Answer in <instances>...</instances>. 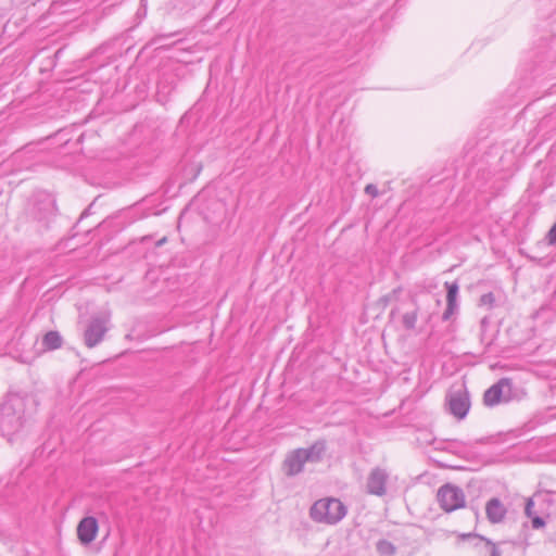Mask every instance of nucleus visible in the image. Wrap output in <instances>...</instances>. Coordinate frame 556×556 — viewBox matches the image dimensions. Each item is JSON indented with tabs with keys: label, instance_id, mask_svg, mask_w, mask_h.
I'll return each instance as SVG.
<instances>
[{
	"label": "nucleus",
	"instance_id": "nucleus-19",
	"mask_svg": "<svg viewBox=\"0 0 556 556\" xmlns=\"http://www.w3.org/2000/svg\"><path fill=\"white\" fill-rule=\"evenodd\" d=\"M457 308H458V304H453V303L446 302V308L442 315V319L444 321L448 320L452 317V315L457 311Z\"/></svg>",
	"mask_w": 556,
	"mask_h": 556
},
{
	"label": "nucleus",
	"instance_id": "nucleus-21",
	"mask_svg": "<svg viewBox=\"0 0 556 556\" xmlns=\"http://www.w3.org/2000/svg\"><path fill=\"white\" fill-rule=\"evenodd\" d=\"M179 3H180V10L187 12L191 8H194L197 4H199L200 0H179Z\"/></svg>",
	"mask_w": 556,
	"mask_h": 556
},
{
	"label": "nucleus",
	"instance_id": "nucleus-20",
	"mask_svg": "<svg viewBox=\"0 0 556 556\" xmlns=\"http://www.w3.org/2000/svg\"><path fill=\"white\" fill-rule=\"evenodd\" d=\"M546 240L548 242L549 245H554L556 247V222L554 223V225L551 227V229L548 230V232L546 233Z\"/></svg>",
	"mask_w": 556,
	"mask_h": 556
},
{
	"label": "nucleus",
	"instance_id": "nucleus-9",
	"mask_svg": "<svg viewBox=\"0 0 556 556\" xmlns=\"http://www.w3.org/2000/svg\"><path fill=\"white\" fill-rule=\"evenodd\" d=\"M98 529V521L94 517H85L78 523L77 536L83 544L87 545L96 539Z\"/></svg>",
	"mask_w": 556,
	"mask_h": 556
},
{
	"label": "nucleus",
	"instance_id": "nucleus-16",
	"mask_svg": "<svg viewBox=\"0 0 556 556\" xmlns=\"http://www.w3.org/2000/svg\"><path fill=\"white\" fill-rule=\"evenodd\" d=\"M475 538L479 539L481 542H484V552L489 554V556H502L501 551L498 549L497 545L493 543L491 540L481 536V535H475Z\"/></svg>",
	"mask_w": 556,
	"mask_h": 556
},
{
	"label": "nucleus",
	"instance_id": "nucleus-5",
	"mask_svg": "<svg viewBox=\"0 0 556 556\" xmlns=\"http://www.w3.org/2000/svg\"><path fill=\"white\" fill-rule=\"evenodd\" d=\"M447 412L455 418L464 419L470 408V395L466 388L451 391L445 396Z\"/></svg>",
	"mask_w": 556,
	"mask_h": 556
},
{
	"label": "nucleus",
	"instance_id": "nucleus-13",
	"mask_svg": "<svg viewBox=\"0 0 556 556\" xmlns=\"http://www.w3.org/2000/svg\"><path fill=\"white\" fill-rule=\"evenodd\" d=\"M376 551L380 556H394L397 548L392 542L381 539L376 543Z\"/></svg>",
	"mask_w": 556,
	"mask_h": 556
},
{
	"label": "nucleus",
	"instance_id": "nucleus-22",
	"mask_svg": "<svg viewBox=\"0 0 556 556\" xmlns=\"http://www.w3.org/2000/svg\"><path fill=\"white\" fill-rule=\"evenodd\" d=\"M531 523L533 529H540L545 525V521L540 516H533L531 517Z\"/></svg>",
	"mask_w": 556,
	"mask_h": 556
},
{
	"label": "nucleus",
	"instance_id": "nucleus-28",
	"mask_svg": "<svg viewBox=\"0 0 556 556\" xmlns=\"http://www.w3.org/2000/svg\"><path fill=\"white\" fill-rule=\"evenodd\" d=\"M389 299H390V295H387V296H384V298H383V301H384V302H388V301H389Z\"/></svg>",
	"mask_w": 556,
	"mask_h": 556
},
{
	"label": "nucleus",
	"instance_id": "nucleus-8",
	"mask_svg": "<svg viewBox=\"0 0 556 556\" xmlns=\"http://www.w3.org/2000/svg\"><path fill=\"white\" fill-rule=\"evenodd\" d=\"M305 464L302 452L296 448L287 454L282 470L287 477H294L303 471Z\"/></svg>",
	"mask_w": 556,
	"mask_h": 556
},
{
	"label": "nucleus",
	"instance_id": "nucleus-15",
	"mask_svg": "<svg viewBox=\"0 0 556 556\" xmlns=\"http://www.w3.org/2000/svg\"><path fill=\"white\" fill-rule=\"evenodd\" d=\"M418 306L415 307L414 311L412 312H407L403 315L402 317V324H403V327L406 329V330H414L415 327H416V323H417V318H418Z\"/></svg>",
	"mask_w": 556,
	"mask_h": 556
},
{
	"label": "nucleus",
	"instance_id": "nucleus-29",
	"mask_svg": "<svg viewBox=\"0 0 556 556\" xmlns=\"http://www.w3.org/2000/svg\"><path fill=\"white\" fill-rule=\"evenodd\" d=\"M395 314V309H392L391 311V316H393Z\"/></svg>",
	"mask_w": 556,
	"mask_h": 556
},
{
	"label": "nucleus",
	"instance_id": "nucleus-2",
	"mask_svg": "<svg viewBox=\"0 0 556 556\" xmlns=\"http://www.w3.org/2000/svg\"><path fill=\"white\" fill-rule=\"evenodd\" d=\"M346 506L338 498H321L313 504L311 518L316 522L336 525L346 515Z\"/></svg>",
	"mask_w": 556,
	"mask_h": 556
},
{
	"label": "nucleus",
	"instance_id": "nucleus-17",
	"mask_svg": "<svg viewBox=\"0 0 556 556\" xmlns=\"http://www.w3.org/2000/svg\"><path fill=\"white\" fill-rule=\"evenodd\" d=\"M178 53H191V51L182 46L181 39H176V63H184V64H190L193 63V59H182V56H178Z\"/></svg>",
	"mask_w": 556,
	"mask_h": 556
},
{
	"label": "nucleus",
	"instance_id": "nucleus-26",
	"mask_svg": "<svg viewBox=\"0 0 556 556\" xmlns=\"http://www.w3.org/2000/svg\"><path fill=\"white\" fill-rule=\"evenodd\" d=\"M476 442H477V443H484L485 441H484V439H479V440H477Z\"/></svg>",
	"mask_w": 556,
	"mask_h": 556
},
{
	"label": "nucleus",
	"instance_id": "nucleus-7",
	"mask_svg": "<svg viewBox=\"0 0 556 556\" xmlns=\"http://www.w3.org/2000/svg\"><path fill=\"white\" fill-rule=\"evenodd\" d=\"M389 472L381 467L372 468L367 477L366 492L370 495L382 497L388 492Z\"/></svg>",
	"mask_w": 556,
	"mask_h": 556
},
{
	"label": "nucleus",
	"instance_id": "nucleus-14",
	"mask_svg": "<svg viewBox=\"0 0 556 556\" xmlns=\"http://www.w3.org/2000/svg\"><path fill=\"white\" fill-rule=\"evenodd\" d=\"M444 287L447 291L446 302L457 304V295H458V291H459L458 281L457 280L452 281V282L446 281V282H444Z\"/></svg>",
	"mask_w": 556,
	"mask_h": 556
},
{
	"label": "nucleus",
	"instance_id": "nucleus-1",
	"mask_svg": "<svg viewBox=\"0 0 556 556\" xmlns=\"http://www.w3.org/2000/svg\"><path fill=\"white\" fill-rule=\"evenodd\" d=\"M34 404L33 399L20 394H9L0 404V432L11 439L27 424L30 414L28 405Z\"/></svg>",
	"mask_w": 556,
	"mask_h": 556
},
{
	"label": "nucleus",
	"instance_id": "nucleus-18",
	"mask_svg": "<svg viewBox=\"0 0 556 556\" xmlns=\"http://www.w3.org/2000/svg\"><path fill=\"white\" fill-rule=\"evenodd\" d=\"M495 303V296L492 292H488L481 295L480 305L489 306L492 308Z\"/></svg>",
	"mask_w": 556,
	"mask_h": 556
},
{
	"label": "nucleus",
	"instance_id": "nucleus-27",
	"mask_svg": "<svg viewBox=\"0 0 556 556\" xmlns=\"http://www.w3.org/2000/svg\"><path fill=\"white\" fill-rule=\"evenodd\" d=\"M464 446H471V443L470 442H465L463 443Z\"/></svg>",
	"mask_w": 556,
	"mask_h": 556
},
{
	"label": "nucleus",
	"instance_id": "nucleus-10",
	"mask_svg": "<svg viewBox=\"0 0 556 556\" xmlns=\"http://www.w3.org/2000/svg\"><path fill=\"white\" fill-rule=\"evenodd\" d=\"M485 514L491 523H500L505 519L507 509L500 498L492 497L486 502Z\"/></svg>",
	"mask_w": 556,
	"mask_h": 556
},
{
	"label": "nucleus",
	"instance_id": "nucleus-4",
	"mask_svg": "<svg viewBox=\"0 0 556 556\" xmlns=\"http://www.w3.org/2000/svg\"><path fill=\"white\" fill-rule=\"evenodd\" d=\"M513 399V381L509 378H501L483 393V404L494 407L502 403H508Z\"/></svg>",
	"mask_w": 556,
	"mask_h": 556
},
{
	"label": "nucleus",
	"instance_id": "nucleus-23",
	"mask_svg": "<svg viewBox=\"0 0 556 556\" xmlns=\"http://www.w3.org/2000/svg\"><path fill=\"white\" fill-rule=\"evenodd\" d=\"M533 507H534V502L532 501V498H528L527 500V503H526V506H525V513L526 515L531 518L533 517Z\"/></svg>",
	"mask_w": 556,
	"mask_h": 556
},
{
	"label": "nucleus",
	"instance_id": "nucleus-11",
	"mask_svg": "<svg viewBox=\"0 0 556 556\" xmlns=\"http://www.w3.org/2000/svg\"><path fill=\"white\" fill-rule=\"evenodd\" d=\"M302 452L305 463H318L326 452V442L318 440L307 448H299Z\"/></svg>",
	"mask_w": 556,
	"mask_h": 556
},
{
	"label": "nucleus",
	"instance_id": "nucleus-12",
	"mask_svg": "<svg viewBox=\"0 0 556 556\" xmlns=\"http://www.w3.org/2000/svg\"><path fill=\"white\" fill-rule=\"evenodd\" d=\"M62 337L58 331H49L42 339V345L46 350H56L62 346Z\"/></svg>",
	"mask_w": 556,
	"mask_h": 556
},
{
	"label": "nucleus",
	"instance_id": "nucleus-25",
	"mask_svg": "<svg viewBox=\"0 0 556 556\" xmlns=\"http://www.w3.org/2000/svg\"><path fill=\"white\" fill-rule=\"evenodd\" d=\"M190 213L191 211L188 207L180 213L178 225L176 226L177 228H179L180 225L188 218Z\"/></svg>",
	"mask_w": 556,
	"mask_h": 556
},
{
	"label": "nucleus",
	"instance_id": "nucleus-3",
	"mask_svg": "<svg viewBox=\"0 0 556 556\" xmlns=\"http://www.w3.org/2000/svg\"><path fill=\"white\" fill-rule=\"evenodd\" d=\"M437 500L440 507L445 513H452L463 508L466 504V496L463 489L451 483H445L439 488Z\"/></svg>",
	"mask_w": 556,
	"mask_h": 556
},
{
	"label": "nucleus",
	"instance_id": "nucleus-24",
	"mask_svg": "<svg viewBox=\"0 0 556 556\" xmlns=\"http://www.w3.org/2000/svg\"><path fill=\"white\" fill-rule=\"evenodd\" d=\"M365 192L371 197H377L378 195V189L375 185L372 184H369L366 186L365 188Z\"/></svg>",
	"mask_w": 556,
	"mask_h": 556
},
{
	"label": "nucleus",
	"instance_id": "nucleus-6",
	"mask_svg": "<svg viewBox=\"0 0 556 556\" xmlns=\"http://www.w3.org/2000/svg\"><path fill=\"white\" fill-rule=\"evenodd\" d=\"M110 328V317L106 315L93 316L84 333V341L88 348H94L102 342Z\"/></svg>",
	"mask_w": 556,
	"mask_h": 556
}]
</instances>
